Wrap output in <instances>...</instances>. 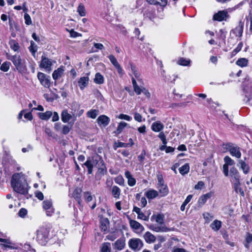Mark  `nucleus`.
I'll return each mask as SVG.
<instances>
[{
  "instance_id": "774afa93",
  "label": "nucleus",
  "mask_w": 252,
  "mask_h": 252,
  "mask_svg": "<svg viewBox=\"0 0 252 252\" xmlns=\"http://www.w3.org/2000/svg\"><path fill=\"white\" fill-rule=\"evenodd\" d=\"M204 186V183L202 181H199L197 184L195 186L194 189H201Z\"/></svg>"
},
{
  "instance_id": "8fccbe9b",
  "label": "nucleus",
  "mask_w": 252,
  "mask_h": 252,
  "mask_svg": "<svg viewBox=\"0 0 252 252\" xmlns=\"http://www.w3.org/2000/svg\"><path fill=\"white\" fill-rule=\"evenodd\" d=\"M108 58L110 60L112 64L116 67L120 64L117 62L116 58L112 55H110L108 56Z\"/></svg>"
},
{
  "instance_id": "423d86ee",
  "label": "nucleus",
  "mask_w": 252,
  "mask_h": 252,
  "mask_svg": "<svg viewBox=\"0 0 252 252\" xmlns=\"http://www.w3.org/2000/svg\"><path fill=\"white\" fill-rule=\"evenodd\" d=\"M129 248L134 251L140 250L143 246V243L139 238H132L128 241Z\"/></svg>"
},
{
  "instance_id": "1a4fd4ad",
  "label": "nucleus",
  "mask_w": 252,
  "mask_h": 252,
  "mask_svg": "<svg viewBox=\"0 0 252 252\" xmlns=\"http://www.w3.org/2000/svg\"><path fill=\"white\" fill-rule=\"evenodd\" d=\"M228 17L229 15L226 10H221L214 15L213 20L218 21H225Z\"/></svg>"
},
{
  "instance_id": "5fc2aeb1",
  "label": "nucleus",
  "mask_w": 252,
  "mask_h": 252,
  "mask_svg": "<svg viewBox=\"0 0 252 252\" xmlns=\"http://www.w3.org/2000/svg\"><path fill=\"white\" fill-rule=\"evenodd\" d=\"M44 132L49 137H51L53 138L56 137L55 135L52 132L51 129L48 127H44Z\"/></svg>"
},
{
  "instance_id": "7c9ffc66",
  "label": "nucleus",
  "mask_w": 252,
  "mask_h": 252,
  "mask_svg": "<svg viewBox=\"0 0 252 252\" xmlns=\"http://www.w3.org/2000/svg\"><path fill=\"white\" fill-rule=\"evenodd\" d=\"M252 243V234H250L248 233L246 235L245 240L244 242V245L245 247L249 249L250 247V244Z\"/></svg>"
},
{
  "instance_id": "c85d7f7f",
  "label": "nucleus",
  "mask_w": 252,
  "mask_h": 252,
  "mask_svg": "<svg viewBox=\"0 0 252 252\" xmlns=\"http://www.w3.org/2000/svg\"><path fill=\"white\" fill-rule=\"evenodd\" d=\"M112 194L114 198H119L121 194L120 189L116 186H113L112 188Z\"/></svg>"
},
{
  "instance_id": "cd10ccee",
  "label": "nucleus",
  "mask_w": 252,
  "mask_h": 252,
  "mask_svg": "<svg viewBox=\"0 0 252 252\" xmlns=\"http://www.w3.org/2000/svg\"><path fill=\"white\" fill-rule=\"evenodd\" d=\"M149 3L154 5L159 4L161 6H164L167 4L166 0H146Z\"/></svg>"
},
{
  "instance_id": "9b49d317",
  "label": "nucleus",
  "mask_w": 252,
  "mask_h": 252,
  "mask_svg": "<svg viewBox=\"0 0 252 252\" xmlns=\"http://www.w3.org/2000/svg\"><path fill=\"white\" fill-rule=\"evenodd\" d=\"M97 122L99 126H106L110 122V119L106 115H100L97 119Z\"/></svg>"
},
{
  "instance_id": "c756f323",
  "label": "nucleus",
  "mask_w": 252,
  "mask_h": 252,
  "mask_svg": "<svg viewBox=\"0 0 252 252\" xmlns=\"http://www.w3.org/2000/svg\"><path fill=\"white\" fill-rule=\"evenodd\" d=\"M191 61L189 59L180 58L177 61L178 64L183 66H190Z\"/></svg>"
},
{
  "instance_id": "c03bdc74",
  "label": "nucleus",
  "mask_w": 252,
  "mask_h": 252,
  "mask_svg": "<svg viewBox=\"0 0 252 252\" xmlns=\"http://www.w3.org/2000/svg\"><path fill=\"white\" fill-rule=\"evenodd\" d=\"M11 63L9 62H4L0 67V69L4 72H7L9 69Z\"/></svg>"
},
{
  "instance_id": "9d476101",
  "label": "nucleus",
  "mask_w": 252,
  "mask_h": 252,
  "mask_svg": "<svg viewBox=\"0 0 252 252\" xmlns=\"http://www.w3.org/2000/svg\"><path fill=\"white\" fill-rule=\"evenodd\" d=\"M150 228L157 232H166L170 231V229L166 227L164 224H151Z\"/></svg>"
},
{
  "instance_id": "b1692460",
  "label": "nucleus",
  "mask_w": 252,
  "mask_h": 252,
  "mask_svg": "<svg viewBox=\"0 0 252 252\" xmlns=\"http://www.w3.org/2000/svg\"><path fill=\"white\" fill-rule=\"evenodd\" d=\"M109 224V221L107 218H102L100 220V227L102 231H106Z\"/></svg>"
},
{
  "instance_id": "a19ab883",
  "label": "nucleus",
  "mask_w": 252,
  "mask_h": 252,
  "mask_svg": "<svg viewBox=\"0 0 252 252\" xmlns=\"http://www.w3.org/2000/svg\"><path fill=\"white\" fill-rule=\"evenodd\" d=\"M248 63V60L246 58H240L236 62V64L241 67L246 66H247Z\"/></svg>"
},
{
  "instance_id": "5701e85b",
  "label": "nucleus",
  "mask_w": 252,
  "mask_h": 252,
  "mask_svg": "<svg viewBox=\"0 0 252 252\" xmlns=\"http://www.w3.org/2000/svg\"><path fill=\"white\" fill-rule=\"evenodd\" d=\"M64 69L63 67H59L57 70H55L53 74L52 77L53 78L56 80L58 79L59 78L61 77L63 73Z\"/></svg>"
},
{
  "instance_id": "603ef678",
  "label": "nucleus",
  "mask_w": 252,
  "mask_h": 252,
  "mask_svg": "<svg viewBox=\"0 0 252 252\" xmlns=\"http://www.w3.org/2000/svg\"><path fill=\"white\" fill-rule=\"evenodd\" d=\"M158 137L162 141L163 145H166L167 144L166 136L163 132L160 131L158 135Z\"/></svg>"
},
{
  "instance_id": "412c9836",
  "label": "nucleus",
  "mask_w": 252,
  "mask_h": 252,
  "mask_svg": "<svg viewBox=\"0 0 252 252\" xmlns=\"http://www.w3.org/2000/svg\"><path fill=\"white\" fill-rule=\"evenodd\" d=\"M72 118V115L69 114L66 110H64L62 111L61 119L63 123H67Z\"/></svg>"
},
{
  "instance_id": "473e14b6",
  "label": "nucleus",
  "mask_w": 252,
  "mask_h": 252,
  "mask_svg": "<svg viewBox=\"0 0 252 252\" xmlns=\"http://www.w3.org/2000/svg\"><path fill=\"white\" fill-rule=\"evenodd\" d=\"M94 82L97 84H102L104 83V77L100 73H96L94 78Z\"/></svg>"
},
{
  "instance_id": "4468645a",
  "label": "nucleus",
  "mask_w": 252,
  "mask_h": 252,
  "mask_svg": "<svg viewBox=\"0 0 252 252\" xmlns=\"http://www.w3.org/2000/svg\"><path fill=\"white\" fill-rule=\"evenodd\" d=\"M125 240L124 238L119 239L114 244H113L114 249L118 251H121L124 249L125 247Z\"/></svg>"
},
{
  "instance_id": "20e7f679",
  "label": "nucleus",
  "mask_w": 252,
  "mask_h": 252,
  "mask_svg": "<svg viewBox=\"0 0 252 252\" xmlns=\"http://www.w3.org/2000/svg\"><path fill=\"white\" fill-rule=\"evenodd\" d=\"M132 84L133 85V90L137 95H139L143 93L148 98H150L151 97V94L149 92V91L144 87H139L136 82L135 79L132 77Z\"/></svg>"
},
{
  "instance_id": "0eeeda50",
  "label": "nucleus",
  "mask_w": 252,
  "mask_h": 252,
  "mask_svg": "<svg viewBox=\"0 0 252 252\" xmlns=\"http://www.w3.org/2000/svg\"><path fill=\"white\" fill-rule=\"evenodd\" d=\"M37 78L40 84L45 88H49L51 85L50 77L43 73L38 72Z\"/></svg>"
},
{
  "instance_id": "2eb2a0df",
  "label": "nucleus",
  "mask_w": 252,
  "mask_h": 252,
  "mask_svg": "<svg viewBox=\"0 0 252 252\" xmlns=\"http://www.w3.org/2000/svg\"><path fill=\"white\" fill-rule=\"evenodd\" d=\"M164 128L163 124L159 121L154 122L151 126V129L155 132H160Z\"/></svg>"
},
{
  "instance_id": "f257e3e1",
  "label": "nucleus",
  "mask_w": 252,
  "mask_h": 252,
  "mask_svg": "<svg viewBox=\"0 0 252 252\" xmlns=\"http://www.w3.org/2000/svg\"><path fill=\"white\" fill-rule=\"evenodd\" d=\"M11 184L15 191L22 194L28 193L29 187L25 176L22 173L14 174L12 176Z\"/></svg>"
},
{
  "instance_id": "338daca9",
  "label": "nucleus",
  "mask_w": 252,
  "mask_h": 252,
  "mask_svg": "<svg viewBox=\"0 0 252 252\" xmlns=\"http://www.w3.org/2000/svg\"><path fill=\"white\" fill-rule=\"evenodd\" d=\"M238 174H239V173H238L237 169L235 168V167H232L230 169V175L231 177H233L234 176H236Z\"/></svg>"
},
{
  "instance_id": "f8f14e48",
  "label": "nucleus",
  "mask_w": 252,
  "mask_h": 252,
  "mask_svg": "<svg viewBox=\"0 0 252 252\" xmlns=\"http://www.w3.org/2000/svg\"><path fill=\"white\" fill-rule=\"evenodd\" d=\"M129 225L132 229L140 232H142L144 231V227L138 221L130 219H129Z\"/></svg>"
},
{
  "instance_id": "4d7b16f0",
  "label": "nucleus",
  "mask_w": 252,
  "mask_h": 252,
  "mask_svg": "<svg viewBox=\"0 0 252 252\" xmlns=\"http://www.w3.org/2000/svg\"><path fill=\"white\" fill-rule=\"evenodd\" d=\"M24 19L25 20L26 24L28 25H31L32 23V21L31 18L30 16L28 13H25L24 15Z\"/></svg>"
},
{
  "instance_id": "bb28decb",
  "label": "nucleus",
  "mask_w": 252,
  "mask_h": 252,
  "mask_svg": "<svg viewBox=\"0 0 252 252\" xmlns=\"http://www.w3.org/2000/svg\"><path fill=\"white\" fill-rule=\"evenodd\" d=\"M97 172L96 174V176H99L101 178L102 176L104 175L107 173V168L104 165V163L103 165L98 166Z\"/></svg>"
},
{
  "instance_id": "ddd939ff",
  "label": "nucleus",
  "mask_w": 252,
  "mask_h": 252,
  "mask_svg": "<svg viewBox=\"0 0 252 252\" xmlns=\"http://www.w3.org/2000/svg\"><path fill=\"white\" fill-rule=\"evenodd\" d=\"M129 65L130 66L131 71L134 76L133 78L136 80L137 79L138 81L140 82L142 81V79L141 78V74L140 72L138 71L136 66L131 63H129ZM133 77L132 76L131 78Z\"/></svg>"
},
{
  "instance_id": "a18cd8bd",
  "label": "nucleus",
  "mask_w": 252,
  "mask_h": 252,
  "mask_svg": "<svg viewBox=\"0 0 252 252\" xmlns=\"http://www.w3.org/2000/svg\"><path fill=\"white\" fill-rule=\"evenodd\" d=\"M52 202L51 200H46L43 202V207L45 210H49L52 208Z\"/></svg>"
},
{
  "instance_id": "052dcab7",
  "label": "nucleus",
  "mask_w": 252,
  "mask_h": 252,
  "mask_svg": "<svg viewBox=\"0 0 252 252\" xmlns=\"http://www.w3.org/2000/svg\"><path fill=\"white\" fill-rule=\"evenodd\" d=\"M119 118L121 119H124L128 121H130L132 120V118L128 115L121 114L119 115Z\"/></svg>"
},
{
  "instance_id": "e2e57ef3",
  "label": "nucleus",
  "mask_w": 252,
  "mask_h": 252,
  "mask_svg": "<svg viewBox=\"0 0 252 252\" xmlns=\"http://www.w3.org/2000/svg\"><path fill=\"white\" fill-rule=\"evenodd\" d=\"M134 120L138 122L142 121V117L141 114L137 112H135L134 115Z\"/></svg>"
},
{
  "instance_id": "e433bc0d",
  "label": "nucleus",
  "mask_w": 252,
  "mask_h": 252,
  "mask_svg": "<svg viewBox=\"0 0 252 252\" xmlns=\"http://www.w3.org/2000/svg\"><path fill=\"white\" fill-rule=\"evenodd\" d=\"M243 32V25H239L234 30L233 32L237 36L241 37Z\"/></svg>"
},
{
  "instance_id": "f704fd0d",
  "label": "nucleus",
  "mask_w": 252,
  "mask_h": 252,
  "mask_svg": "<svg viewBox=\"0 0 252 252\" xmlns=\"http://www.w3.org/2000/svg\"><path fill=\"white\" fill-rule=\"evenodd\" d=\"M52 112L49 111H46L45 113H39L38 114V116L41 119L47 120L52 116Z\"/></svg>"
},
{
  "instance_id": "13d9d810",
  "label": "nucleus",
  "mask_w": 252,
  "mask_h": 252,
  "mask_svg": "<svg viewBox=\"0 0 252 252\" xmlns=\"http://www.w3.org/2000/svg\"><path fill=\"white\" fill-rule=\"evenodd\" d=\"M71 129V127L69 126H63L62 128V132L63 134H67L69 133Z\"/></svg>"
},
{
  "instance_id": "f03ea898",
  "label": "nucleus",
  "mask_w": 252,
  "mask_h": 252,
  "mask_svg": "<svg viewBox=\"0 0 252 252\" xmlns=\"http://www.w3.org/2000/svg\"><path fill=\"white\" fill-rule=\"evenodd\" d=\"M7 59L12 62L19 72L25 73L27 71L26 61L24 59H22L20 55H8Z\"/></svg>"
},
{
  "instance_id": "4be33fe9",
  "label": "nucleus",
  "mask_w": 252,
  "mask_h": 252,
  "mask_svg": "<svg viewBox=\"0 0 252 252\" xmlns=\"http://www.w3.org/2000/svg\"><path fill=\"white\" fill-rule=\"evenodd\" d=\"M133 211L135 212L138 215V219H142L144 220H147L148 218L145 215V214L141 211V209L136 206L133 207Z\"/></svg>"
},
{
  "instance_id": "680f3d73",
  "label": "nucleus",
  "mask_w": 252,
  "mask_h": 252,
  "mask_svg": "<svg viewBox=\"0 0 252 252\" xmlns=\"http://www.w3.org/2000/svg\"><path fill=\"white\" fill-rule=\"evenodd\" d=\"M207 200L206 199L205 196H204V195H202L199 197L198 203L200 205H202L206 203Z\"/></svg>"
},
{
  "instance_id": "2f4dec72",
  "label": "nucleus",
  "mask_w": 252,
  "mask_h": 252,
  "mask_svg": "<svg viewBox=\"0 0 252 252\" xmlns=\"http://www.w3.org/2000/svg\"><path fill=\"white\" fill-rule=\"evenodd\" d=\"M221 226V222L218 220H214L211 224V227L214 231H218Z\"/></svg>"
},
{
  "instance_id": "3c124183",
  "label": "nucleus",
  "mask_w": 252,
  "mask_h": 252,
  "mask_svg": "<svg viewBox=\"0 0 252 252\" xmlns=\"http://www.w3.org/2000/svg\"><path fill=\"white\" fill-rule=\"evenodd\" d=\"M117 237V233L114 232L110 233L106 236V239L111 241H114Z\"/></svg>"
},
{
  "instance_id": "393cba45",
  "label": "nucleus",
  "mask_w": 252,
  "mask_h": 252,
  "mask_svg": "<svg viewBox=\"0 0 252 252\" xmlns=\"http://www.w3.org/2000/svg\"><path fill=\"white\" fill-rule=\"evenodd\" d=\"M146 197L150 199H154L158 195V192L155 189H150L146 193Z\"/></svg>"
},
{
  "instance_id": "6ab92c4d",
  "label": "nucleus",
  "mask_w": 252,
  "mask_h": 252,
  "mask_svg": "<svg viewBox=\"0 0 252 252\" xmlns=\"http://www.w3.org/2000/svg\"><path fill=\"white\" fill-rule=\"evenodd\" d=\"M126 177L127 179V184L130 187L134 186L136 184L135 179L132 177L129 171H126L125 173Z\"/></svg>"
},
{
  "instance_id": "a211bd4d",
  "label": "nucleus",
  "mask_w": 252,
  "mask_h": 252,
  "mask_svg": "<svg viewBox=\"0 0 252 252\" xmlns=\"http://www.w3.org/2000/svg\"><path fill=\"white\" fill-rule=\"evenodd\" d=\"M92 160L93 166H95L96 167L103 165L104 163L102 158L98 155L94 156Z\"/></svg>"
},
{
  "instance_id": "a878e982",
  "label": "nucleus",
  "mask_w": 252,
  "mask_h": 252,
  "mask_svg": "<svg viewBox=\"0 0 252 252\" xmlns=\"http://www.w3.org/2000/svg\"><path fill=\"white\" fill-rule=\"evenodd\" d=\"M241 184L240 182H234L233 183V188L236 193H240V194L242 196H245V193L242 189L240 187Z\"/></svg>"
},
{
  "instance_id": "09e8293b",
  "label": "nucleus",
  "mask_w": 252,
  "mask_h": 252,
  "mask_svg": "<svg viewBox=\"0 0 252 252\" xmlns=\"http://www.w3.org/2000/svg\"><path fill=\"white\" fill-rule=\"evenodd\" d=\"M224 161L225 162V164H227V165H233L235 164L234 161L228 156L224 157Z\"/></svg>"
},
{
  "instance_id": "6e6552de",
  "label": "nucleus",
  "mask_w": 252,
  "mask_h": 252,
  "mask_svg": "<svg viewBox=\"0 0 252 252\" xmlns=\"http://www.w3.org/2000/svg\"><path fill=\"white\" fill-rule=\"evenodd\" d=\"M53 62L51 59L43 56H42L41 63L39 65L41 68H43L46 71L50 72L52 70L51 66Z\"/></svg>"
},
{
  "instance_id": "58836bf2",
  "label": "nucleus",
  "mask_w": 252,
  "mask_h": 252,
  "mask_svg": "<svg viewBox=\"0 0 252 252\" xmlns=\"http://www.w3.org/2000/svg\"><path fill=\"white\" fill-rule=\"evenodd\" d=\"M239 164L241 165V168L243 170V172L245 174H247L249 172V167L248 164L246 163L245 161L242 160H239Z\"/></svg>"
},
{
  "instance_id": "6e6d98bb",
  "label": "nucleus",
  "mask_w": 252,
  "mask_h": 252,
  "mask_svg": "<svg viewBox=\"0 0 252 252\" xmlns=\"http://www.w3.org/2000/svg\"><path fill=\"white\" fill-rule=\"evenodd\" d=\"M84 196L85 200L87 202L91 201L93 200V196L89 192H85L84 193Z\"/></svg>"
},
{
  "instance_id": "69168bd1",
  "label": "nucleus",
  "mask_w": 252,
  "mask_h": 252,
  "mask_svg": "<svg viewBox=\"0 0 252 252\" xmlns=\"http://www.w3.org/2000/svg\"><path fill=\"white\" fill-rule=\"evenodd\" d=\"M35 195L40 200H42L44 199L43 194L41 191H36L35 192Z\"/></svg>"
},
{
  "instance_id": "49530a36",
  "label": "nucleus",
  "mask_w": 252,
  "mask_h": 252,
  "mask_svg": "<svg viewBox=\"0 0 252 252\" xmlns=\"http://www.w3.org/2000/svg\"><path fill=\"white\" fill-rule=\"evenodd\" d=\"M115 183L120 186H124L125 181L122 176H118L114 179Z\"/></svg>"
},
{
  "instance_id": "c9c22d12",
  "label": "nucleus",
  "mask_w": 252,
  "mask_h": 252,
  "mask_svg": "<svg viewBox=\"0 0 252 252\" xmlns=\"http://www.w3.org/2000/svg\"><path fill=\"white\" fill-rule=\"evenodd\" d=\"M9 44L10 48L14 51H17L20 48L18 43L14 39L10 40Z\"/></svg>"
},
{
  "instance_id": "0e129e2a",
  "label": "nucleus",
  "mask_w": 252,
  "mask_h": 252,
  "mask_svg": "<svg viewBox=\"0 0 252 252\" xmlns=\"http://www.w3.org/2000/svg\"><path fill=\"white\" fill-rule=\"evenodd\" d=\"M145 155H146L145 151H144V150L142 151L141 154L138 156V160L139 161H140L141 162H142L145 159Z\"/></svg>"
},
{
  "instance_id": "39448f33",
  "label": "nucleus",
  "mask_w": 252,
  "mask_h": 252,
  "mask_svg": "<svg viewBox=\"0 0 252 252\" xmlns=\"http://www.w3.org/2000/svg\"><path fill=\"white\" fill-rule=\"evenodd\" d=\"M225 146L226 149L230 152L232 156L238 158H241V153L239 147L232 143H227Z\"/></svg>"
},
{
  "instance_id": "7ed1b4c3",
  "label": "nucleus",
  "mask_w": 252,
  "mask_h": 252,
  "mask_svg": "<svg viewBox=\"0 0 252 252\" xmlns=\"http://www.w3.org/2000/svg\"><path fill=\"white\" fill-rule=\"evenodd\" d=\"M157 177L158 180L157 189L160 194V196H165L169 193V189L167 185L165 184L162 175L160 173H158Z\"/></svg>"
},
{
  "instance_id": "aec40b11",
  "label": "nucleus",
  "mask_w": 252,
  "mask_h": 252,
  "mask_svg": "<svg viewBox=\"0 0 252 252\" xmlns=\"http://www.w3.org/2000/svg\"><path fill=\"white\" fill-rule=\"evenodd\" d=\"M81 189L79 188H77L75 189H74L72 193L73 197L76 200V201L78 202L79 204H80L81 202Z\"/></svg>"
},
{
  "instance_id": "de8ad7c7",
  "label": "nucleus",
  "mask_w": 252,
  "mask_h": 252,
  "mask_svg": "<svg viewBox=\"0 0 252 252\" xmlns=\"http://www.w3.org/2000/svg\"><path fill=\"white\" fill-rule=\"evenodd\" d=\"M127 124L125 122H121L117 127V129L115 132H116L117 134L120 133L123 129L126 126Z\"/></svg>"
},
{
  "instance_id": "72a5a7b5",
  "label": "nucleus",
  "mask_w": 252,
  "mask_h": 252,
  "mask_svg": "<svg viewBox=\"0 0 252 252\" xmlns=\"http://www.w3.org/2000/svg\"><path fill=\"white\" fill-rule=\"evenodd\" d=\"M179 170L180 173L182 175H184L188 173V172L189 171V164L188 163L185 164L184 165L181 166L179 169Z\"/></svg>"
},
{
  "instance_id": "f3484780",
  "label": "nucleus",
  "mask_w": 252,
  "mask_h": 252,
  "mask_svg": "<svg viewBox=\"0 0 252 252\" xmlns=\"http://www.w3.org/2000/svg\"><path fill=\"white\" fill-rule=\"evenodd\" d=\"M143 237L145 241L149 244L155 242L156 240V237L151 232L148 231L144 234Z\"/></svg>"
},
{
  "instance_id": "37998d69",
  "label": "nucleus",
  "mask_w": 252,
  "mask_h": 252,
  "mask_svg": "<svg viewBox=\"0 0 252 252\" xmlns=\"http://www.w3.org/2000/svg\"><path fill=\"white\" fill-rule=\"evenodd\" d=\"M98 114V110L96 109L91 110L87 113V116L92 119H95Z\"/></svg>"
},
{
  "instance_id": "864d4df0",
  "label": "nucleus",
  "mask_w": 252,
  "mask_h": 252,
  "mask_svg": "<svg viewBox=\"0 0 252 252\" xmlns=\"http://www.w3.org/2000/svg\"><path fill=\"white\" fill-rule=\"evenodd\" d=\"M163 216L160 214L158 215L156 217V221L158 224H164V219H163Z\"/></svg>"
},
{
  "instance_id": "79ce46f5",
  "label": "nucleus",
  "mask_w": 252,
  "mask_h": 252,
  "mask_svg": "<svg viewBox=\"0 0 252 252\" xmlns=\"http://www.w3.org/2000/svg\"><path fill=\"white\" fill-rule=\"evenodd\" d=\"M111 244L110 243H104L102 244L101 252H110Z\"/></svg>"
},
{
  "instance_id": "dca6fc26",
  "label": "nucleus",
  "mask_w": 252,
  "mask_h": 252,
  "mask_svg": "<svg viewBox=\"0 0 252 252\" xmlns=\"http://www.w3.org/2000/svg\"><path fill=\"white\" fill-rule=\"evenodd\" d=\"M89 81V78L88 76L82 77L79 79L78 84L81 90H84L88 86Z\"/></svg>"
},
{
  "instance_id": "ea45409f",
  "label": "nucleus",
  "mask_w": 252,
  "mask_h": 252,
  "mask_svg": "<svg viewBox=\"0 0 252 252\" xmlns=\"http://www.w3.org/2000/svg\"><path fill=\"white\" fill-rule=\"evenodd\" d=\"M84 165L88 168V174H91L93 173V164L92 160L88 159L85 163Z\"/></svg>"
},
{
  "instance_id": "4c0bfd02",
  "label": "nucleus",
  "mask_w": 252,
  "mask_h": 252,
  "mask_svg": "<svg viewBox=\"0 0 252 252\" xmlns=\"http://www.w3.org/2000/svg\"><path fill=\"white\" fill-rule=\"evenodd\" d=\"M77 11L79 13V15L82 17L85 16L86 14L85 8L82 3L79 4L77 7Z\"/></svg>"
},
{
  "instance_id": "bf43d9fd",
  "label": "nucleus",
  "mask_w": 252,
  "mask_h": 252,
  "mask_svg": "<svg viewBox=\"0 0 252 252\" xmlns=\"http://www.w3.org/2000/svg\"><path fill=\"white\" fill-rule=\"evenodd\" d=\"M27 214V210L25 208H21L19 212L18 215L21 218H24Z\"/></svg>"
}]
</instances>
